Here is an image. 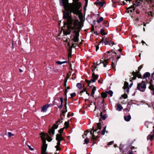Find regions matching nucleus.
<instances>
[{
    "label": "nucleus",
    "instance_id": "1",
    "mask_svg": "<svg viewBox=\"0 0 154 154\" xmlns=\"http://www.w3.org/2000/svg\"><path fill=\"white\" fill-rule=\"evenodd\" d=\"M63 18L67 20V29L65 32V34L67 35L72 33L71 38H73L72 40L75 44L78 43V37L79 36V32L81 28V24L78 20L73 21L71 17V15L68 12H64Z\"/></svg>",
    "mask_w": 154,
    "mask_h": 154
},
{
    "label": "nucleus",
    "instance_id": "2",
    "mask_svg": "<svg viewBox=\"0 0 154 154\" xmlns=\"http://www.w3.org/2000/svg\"><path fill=\"white\" fill-rule=\"evenodd\" d=\"M102 59L103 60H101L100 62L99 63H98V62L97 63V65L95 64H94L93 65V69L92 70L93 72L92 74V78L90 81H89L87 80H86V81L87 83H88V85H89V84L91 83V82H92L94 83L95 82V81L97 79L98 75L97 74H96L94 72V71L95 70V69L97 68V66H98L101 63H102L103 64V66L104 67L106 66L107 63H108V61L107 60L104 59L103 58H102Z\"/></svg>",
    "mask_w": 154,
    "mask_h": 154
},
{
    "label": "nucleus",
    "instance_id": "3",
    "mask_svg": "<svg viewBox=\"0 0 154 154\" xmlns=\"http://www.w3.org/2000/svg\"><path fill=\"white\" fill-rule=\"evenodd\" d=\"M40 135L42 141L41 154H48L46 152L48 144L46 143V140L48 141V135L43 132L40 133Z\"/></svg>",
    "mask_w": 154,
    "mask_h": 154
},
{
    "label": "nucleus",
    "instance_id": "4",
    "mask_svg": "<svg viewBox=\"0 0 154 154\" xmlns=\"http://www.w3.org/2000/svg\"><path fill=\"white\" fill-rule=\"evenodd\" d=\"M79 0H73L74 3L73 4H69V11L70 13L72 12L74 14H78L79 10L80 8L81 4L78 2Z\"/></svg>",
    "mask_w": 154,
    "mask_h": 154
},
{
    "label": "nucleus",
    "instance_id": "5",
    "mask_svg": "<svg viewBox=\"0 0 154 154\" xmlns=\"http://www.w3.org/2000/svg\"><path fill=\"white\" fill-rule=\"evenodd\" d=\"M102 124L100 123H97V129H95L94 128H92V130L90 132V134L92 135L91 138V140L93 141H96L98 140L99 137L97 136H95L94 134V132H96L97 133H99L100 132V131H98V129L100 130L101 128V127L102 126Z\"/></svg>",
    "mask_w": 154,
    "mask_h": 154
},
{
    "label": "nucleus",
    "instance_id": "6",
    "mask_svg": "<svg viewBox=\"0 0 154 154\" xmlns=\"http://www.w3.org/2000/svg\"><path fill=\"white\" fill-rule=\"evenodd\" d=\"M62 121H61L60 120H59L57 121L56 124H54L51 128L50 129H49V134L51 135V137H52V136L54 134V130L55 129H56L58 127V125L59 124H58V122L60 123L61 122H62Z\"/></svg>",
    "mask_w": 154,
    "mask_h": 154
},
{
    "label": "nucleus",
    "instance_id": "7",
    "mask_svg": "<svg viewBox=\"0 0 154 154\" xmlns=\"http://www.w3.org/2000/svg\"><path fill=\"white\" fill-rule=\"evenodd\" d=\"M137 88L140 91L143 92L146 88V85L144 82L142 81L141 82L137 84Z\"/></svg>",
    "mask_w": 154,
    "mask_h": 154
},
{
    "label": "nucleus",
    "instance_id": "8",
    "mask_svg": "<svg viewBox=\"0 0 154 154\" xmlns=\"http://www.w3.org/2000/svg\"><path fill=\"white\" fill-rule=\"evenodd\" d=\"M60 2L64 8L66 10L69 11V4H68V0H60Z\"/></svg>",
    "mask_w": 154,
    "mask_h": 154
},
{
    "label": "nucleus",
    "instance_id": "9",
    "mask_svg": "<svg viewBox=\"0 0 154 154\" xmlns=\"http://www.w3.org/2000/svg\"><path fill=\"white\" fill-rule=\"evenodd\" d=\"M105 55L108 56V59H111L112 57L115 56L116 55V53L112 51H108L105 53Z\"/></svg>",
    "mask_w": 154,
    "mask_h": 154
},
{
    "label": "nucleus",
    "instance_id": "10",
    "mask_svg": "<svg viewBox=\"0 0 154 154\" xmlns=\"http://www.w3.org/2000/svg\"><path fill=\"white\" fill-rule=\"evenodd\" d=\"M123 88L124 90L125 93H129V88L128 87V82H125Z\"/></svg>",
    "mask_w": 154,
    "mask_h": 154
},
{
    "label": "nucleus",
    "instance_id": "11",
    "mask_svg": "<svg viewBox=\"0 0 154 154\" xmlns=\"http://www.w3.org/2000/svg\"><path fill=\"white\" fill-rule=\"evenodd\" d=\"M142 1L143 0H134L133 4L134 6H138L140 5Z\"/></svg>",
    "mask_w": 154,
    "mask_h": 154
},
{
    "label": "nucleus",
    "instance_id": "12",
    "mask_svg": "<svg viewBox=\"0 0 154 154\" xmlns=\"http://www.w3.org/2000/svg\"><path fill=\"white\" fill-rule=\"evenodd\" d=\"M56 140L57 141H61L64 140L61 134H57L56 135Z\"/></svg>",
    "mask_w": 154,
    "mask_h": 154
},
{
    "label": "nucleus",
    "instance_id": "13",
    "mask_svg": "<svg viewBox=\"0 0 154 154\" xmlns=\"http://www.w3.org/2000/svg\"><path fill=\"white\" fill-rule=\"evenodd\" d=\"M152 80H151L150 82H149L150 85L149 87V88L152 91V94L154 95V85H152Z\"/></svg>",
    "mask_w": 154,
    "mask_h": 154
},
{
    "label": "nucleus",
    "instance_id": "14",
    "mask_svg": "<svg viewBox=\"0 0 154 154\" xmlns=\"http://www.w3.org/2000/svg\"><path fill=\"white\" fill-rule=\"evenodd\" d=\"M48 108V104H47L43 106L41 109V111L43 112H46Z\"/></svg>",
    "mask_w": 154,
    "mask_h": 154
},
{
    "label": "nucleus",
    "instance_id": "15",
    "mask_svg": "<svg viewBox=\"0 0 154 154\" xmlns=\"http://www.w3.org/2000/svg\"><path fill=\"white\" fill-rule=\"evenodd\" d=\"M104 44L105 45H109L111 46H112L114 44V42H111L110 41L108 40V41H106V40H105V41L104 42Z\"/></svg>",
    "mask_w": 154,
    "mask_h": 154
},
{
    "label": "nucleus",
    "instance_id": "16",
    "mask_svg": "<svg viewBox=\"0 0 154 154\" xmlns=\"http://www.w3.org/2000/svg\"><path fill=\"white\" fill-rule=\"evenodd\" d=\"M139 71H139L136 72H133L132 73V74L134 76H137L138 78H140L141 75L139 73Z\"/></svg>",
    "mask_w": 154,
    "mask_h": 154
},
{
    "label": "nucleus",
    "instance_id": "17",
    "mask_svg": "<svg viewBox=\"0 0 154 154\" xmlns=\"http://www.w3.org/2000/svg\"><path fill=\"white\" fill-rule=\"evenodd\" d=\"M116 58H115L112 60V62L111 64V65L112 66V68L114 69L115 68V66L117 62V61L116 60H114V59Z\"/></svg>",
    "mask_w": 154,
    "mask_h": 154
},
{
    "label": "nucleus",
    "instance_id": "18",
    "mask_svg": "<svg viewBox=\"0 0 154 154\" xmlns=\"http://www.w3.org/2000/svg\"><path fill=\"white\" fill-rule=\"evenodd\" d=\"M150 74L149 72H146L145 73L143 77V78L146 79L147 78L150 77Z\"/></svg>",
    "mask_w": 154,
    "mask_h": 154
},
{
    "label": "nucleus",
    "instance_id": "19",
    "mask_svg": "<svg viewBox=\"0 0 154 154\" xmlns=\"http://www.w3.org/2000/svg\"><path fill=\"white\" fill-rule=\"evenodd\" d=\"M131 118V116L129 115L127 116H124V119L127 122H129L130 121Z\"/></svg>",
    "mask_w": 154,
    "mask_h": 154
},
{
    "label": "nucleus",
    "instance_id": "20",
    "mask_svg": "<svg viewBox=\"0 0 154 154\" xmlns=\"http://www.w3.org/2000/svg\"><path fill=\"white\" fill-rule=\"evenodd\" d=\"M101 95L102 97L103 98V99L105 98L107 96V93L105 92H102L101 94ZM104 102L103 99L102 103Z\"/></svg>",
    "mask_w": 154,
    "mask_h": 154
},
{
    "label": "nucleus",
    "instance_id": "21",
    "mask_svg": "<svg viewBox=\"0 0 154 154\" xmlns=\"http://www.w3.org/2000/svg\"><path fill=\"white\" fill-rule=\"evenodd\" d=\"M106 126L104 127L102 131H101V134L102 135H104L105 134V132H106V133H108V131L106 130Z\"/></svg>",
    "mask_w": 154,
    "mask_h": 154
},
{
    "label": "nucleus",
    "instance_id": "22",
    "mask_svg": "<svg viewBox=\"0 0 154 154\" xmlns=\"http://www.w3.org/2000/svg\"><path fill=\"white\" fill-rule=\"evenodd\" d=\"M135 8L134 7H130L128 9V13L130 12H131L135 10Z\"/></svg>",
    "mask_w": 154,
    "mask_h": 154
},
{
    "label": "nucleus",
    "instance_id": "23",
    "mask_svg": "<svg viewBox=\"0 0 154 154\" xmlns=\"http://www.w3.org/2000/svg\"><path fill=\"white\" fill-rule=\"evenodd\" d=\"M123 109V107L120 104H118L117 105V110L119 111H120Z\"/></svg>",
    "mask_w": 154,
    "mask_h": 154
},
{
    "label": "nucleus",
    "instance_id": "24",
    "mask_svg": "<svg viewBox=\"0 0 154 154\" xmlns=\"http://www.w3.org/2000/svg\"><path fill=\"white\" fill-rule=\"evenodd\" d=\"M153 137V134H149L147 137V139L148 140H152Z\"/></svg>",
    "mask_w": 154,
    "mask_h": 154
},
{
    "label": "nucleus",
    "instance_id": "25",
    "mask_svg": "<svg viewBox=\"0 0 154 154\" xmlns=\"http://www.w3.org/2000/svg\"><path fill=\"white\" fill-rule=\"evenodd\" d=\"M96 90V88L95 87H94L92 90V91L91 92V95L94 97V94L95 91Z\"/></svg>",
    "mask_w": 154,
    "mask_h": 154
},
{
    "label": "nucleus",
    "instance_id": "26",
    "mask_svg": "<svg viewBox=\"0 0 154 154\" xmlns=\"http://www.w3.org/2000/svg\"><path fill=\"white\" fill-rule=\"evenodd\" d=\"M153 14L152 13V11H150L147 13L146 16L152 18L153 17Z\"/></svg>",
    "mask_w": 154,
    "mask_h": 154
},
{
    "label": "nucleus",
    "instance_id": "27",
    "mask_svg": "<svg viewBox=\"0 0 154 154\" xmlns=\"http://www.w3.org/2000/svg\"><path fill=\"white\" fill-rule=\"evenodd\" d=\"M100 116L101 119L103 120H105L106 117V115H103L102 112L100 113Z\"/></svg>",
    "mask_w": 154,
    "mask_h": 154
},
{
    "label": "nucleus",
    "instance_id": "28",
    "mask_svg": "<svg viewBox=\"0 0 154 154\" xmlns=\"http://www.w3.org/2000/svg\"><path fill=\"white\" fill-rule=\"evenodd\" d=\"M100 33L102 35H106L107 34V33L104 32V30L103 29H100Z\"/></svg>",
    "mask_w": 154,
    "mask_h": 154
},
{
    "label": "nucleus",
    "instance_id": "29",
    "mask_svg": "<svg viewBox=\"0 0 154 154\" xmlns=\"http://www.w3.org/2000/svg\"><path fill=\"white\" fill-rule=\"evenodd\" d=\"M107 93L109 94L110 97H112V96L113 92L112 91L110 90L109 91L106 92Z\"/></svg>",
    "mask_w": 154,
    "mask_h": 154
},
{
    "label": "nucleus",
    "instance_id": "30",
    "mask_svg": "<svg viewBox=\"0 0 154 154\" xmlns=\"http://www.w3.org/2000/svg\"><path fill=\"white\" fill-rule=\"evenodd\" d=\"M103 20V18L102 17H100L99 19L97 20V22L99 23H100Z\"/></svg>",
    "mask_w": 154,
    "mask_h": 154
},
{
    "label": "nucleus",
    "instance_id": "31",
    "mask_svg": "<svg viewBox=\"0 0 154 154\" xmlns=\"http://www.w3.org/2000/svg\"><path fill=\"white\" fill-rule=\"evenodd\" d=\"M76 86L79 89H81L82 87V84L80 83H78L76 84Z\"/></svg>",
    "mask_w": 154,
    "mask_h": 154
},
{
    "label": "nucleus",
    "instance_id": "32",
    "mask_svg": "<svg viewBox=\"0 0 154 154\" xmlns=\"http://www.w3.org/2000/svg\"><path fill=\"white\" fill-rule=\"evenodd\" d=\"M84 141L86 144L88 143L89 142L88 138H85V139Z\"/></svg>",
    "mask_w": 154,
    "mask_h": 154
},
{
    "label": "nucleus",
    "instance_id": "33",
    "mask_svg": "<svg viewBox=\"0 0 154 154\" xmlns=\"http://www.w3.org/2000/svg\"><path fill=\"white\" fill-rule=\"evenodd\" d=\"M8 137H11L12 136H13L14 135V134H12L11 132H8Z\"/></svg>",
    "mask_w": 154,
    "mask_h": 154
},
{
    "label": "nucleus",
    "instance_id": "34",
    "mask_svg": "<svg viewBox=\"0 0 154 154\" xmlns=\"http://www.w3.org/2000/svg\"><path fill=\"white\" fill-rule=\"evenodd\" d=\"M64 125L66 128L69 127V123L68 122H66L64 123Z\"/></svg>",
    "mask_w": 154,
    "mask_h": 154
},
{
    "label": "nucleus",
    "instance_id": "35",
    "mask_svg": "<svg viewBox=\"0 0 154 154\" xmlns=\"http://www.w3.org/2000/svg\"><path fill=\"white\" fill-rule=\"evenodd\" d=\"M63 130H64V128H61L59 130L58 132L59 133H60L61 134V133H63Z\"/></svg>",
    "mask_w": 154,
    "mask_h": 154
},
{
    "label": "nucleus",
    "instance_id": "36",
    "mask_svg": "<svg viewBox=\"0 0 154 154\" xmlns=\"http://www.w3.org/2000/svg\"><path fill=\"white\" fill-rule=\"evenodd\" d=\"M76 95V94L75 92L72 93L70 94L71 97H75Z\"/></svg>",
    "mask_w": 154,
    "mask_h": 154
},
{
    "label": "nucleus",
    "instance_id": "37",
    "mask_svg": "<svg viewBox=\"0 0 154 154\" xmlns=\"http://www.w3.org/2000/svg\"><path fill=\"white\" fill-rule=\"evenodd\" d=\"M122 97L126 99L127 98L128 96L127 94L125 93V94L122 95Z\"/></svg>",
    "mask_w": 154,
    "mask_h": 154
},
{
    "label": "nucleus",
    "instance_id": "38",
    "mask_svg": "<svg viewBox=\"0 0 154 154\" xmlns=\"http://www.w3.org/2000/svg\"><path fill=\"white\" fill-rule=\"evenodd\" d=\"M59 146H58L57 145L55 146V147L56 148L57 150H61V149L60 148Z\"/></svg>",
    "mask_w": 154,
    "mask_h": 154
},
{
    "label": "nucleus",
    "instance_id": "39",
    "mask_svg": "<svg viewBox=\"0 0 154 154\" xmlns=\"http://www.w3.org/2000/svg\"><path fill=\"white\" fill-rule=\"evenodd\" d=\"M27 146H28L29 149L31 150H34V149L33 148H32L30 146L28 145L27 144H26Z\"/></svg>",
    "mask_w": 154,
    "mask_h": 154
},
{
    "label": "nucleus",
    "instance_id": "40",
    "mask_svg": "<svg viewBox=\"0 0 154 154\" xmlns=\"http://www.w3.org/2000/svg\"><path fill=\"white\" fill-rule=\"evenodd\" d=\"M56 63L59 65H61L62 64H63L62 62H60V61H57L56 62Z\"/></svg>",
    "mask_w": 154,
    "mask_h": 154
},
{
    "label": "nucleus",
    "instance_id": "41",
    "mask_svg": "<svg viewBox=\"0 0 154 154\" xmlns=\"http://www.w3.org/2000/svg\"><path fill=\"white\" fill-rule=\"evenodd\" d=\"M85 91H86V88H84L82 90L81 92H80V93H83V92H85Z\"/></svg>",
    "mask_w": 154,
    "mask_h": 154
},
{
    "label": "nucleus",
    "instance_id": "42",
    "mask_svg": "<svg viewBox=\"0 0 154 154\" xmlns=\"http://www.w3.org/2000/svg\"><path fill=\"white\" fill-rule=\"evenodd\" d=\"M143 65H141L138 68V70L139 71H140V69L143 67Z\"/></svg>",
    "mask_w": 154,
    "mask_h": 154
},
{
    "label": "nucleus",
    "instance_id": "43",
    "mask_svg": "<svg viewBox=\"0 0 154 154\" xmlns=\"http://www.w3.org/2000/svg\"><path fill=\"white\" fill-rule=\"evenodd\" d=\"M60 101L61 102V104H63V98L62 97H61L60 98Z\"/></svg>",
    "mask_w": 154,
    "mask_h": 154
},
{
    "label": "nucleus",
    "instance_id": "44",
    "mask_svg": "<svg viewBox=\"0 0 154 154\" xmlns=\"http://www.w3.org/2000/svg\"><path fill=\"white\" fill-rule=\"evenodd\" d=\"M60 141H57V145L60 146Z\"/></svg>",
    "mask_w": 154,
    "mask_h": 154
},
{
    "label": "nucleus",
    "instance_id": "45",
    "mask_svg": "<svg viewBox=\"0 0 154 154\" xmlns=\"http://www.w3.org/2000/svg\"><path fill=\"white\" fill-rule=\"evenodd\" d=\"M152 78L153 80H154V73H152Z\"/></svg>",
    "mask_w": 154,
    "mask_h": 154
},
{
    "label": "nucleus",
    "instance_id": "46",
    "mask_svg": "<svg viewBox=\"0 0 154 154\" xmlns=\"http://www.w3.org/2000/svg\"><path fill=\"white\" fill-rule=\"evenodd\" d=\"M113 143V141H111L109 143H108V145H111Z\"/></svg>",
    "mask_w": 154,
    "mask_h": 154
},
{
    "label": "nucleus",
    "instance_id": "47",
    "mask_svg": "<svg viewBox=\"0 0 154 154\" xmlns=\"http://www.w3.org/2000/svg\"><path fill=\"white\" fill-rule=\"evenodd\" d=\"M52 139L49 136V142L51 141L52 140Z\"/></svg>",
    "mask_w": 154,
    "mask_h": 154
},
{
    "label": "nucleus",
    "instance_id": "48",
    "mask_svg": "<svg viewBox=\"0 0 154 154\" xmlns=\"http://www.w3.org/2000/svg\"><path fill=\"white\" fill-rule=\"evenodd\" d=\"M104 38H105V37H104L103 38L101 39V42H100H100H104V41H104Z\"/></svg>",
    "mask_w": 154,
    "mask_h": 154
},
{
    "label": "nucleus",
    "instance_id": "49",
    "mask_svg": "<svg viewBox=\"0 0 154 154\" xmlns=\"http://www.w3.org/2000/svg\"><path fill=\"white\" fill-rule=\"evenodd\" d=\"M62 106L63 104L61 103V104L58 106V107L59 109H61L62 107Z\"/></svg>",
    "mask_w": 154,
    "mask_h": 154
},
{
    "label": "nucleus",
    "instance_id": "50",
    "mask_svg": "<svg viewBox=\"0 0 154 154\" xmlns=\"http://www.w3.org/2000/svg\"><path fill=\"white\" fill-rule=\"evenodd\" d=\"M99 48V47L98 46H96V51H97V50Z\"/></svg>",
    "mask_w": 154,
    "mask_h": 154
},
{
    "label": "nucleus",
    "instance_id": "51",
    "mask_svg": "<svg viewBox=\"0 0 154 154\" xmlns=\"http://www.w3.org/2000/svg\"><path fill=\"white\" fill-rule=\"evenodd\" d=\"M67 111V109H66V111H63L62 112V113L63 114H64L65 113H66V112Z\"/></svg>",
    "mask_w": 154,
    "mask_h": 154
},
{
    "label": "nucleus",
    "instance_id": "52",
    "mask_svg": "<svg viewBox=\"0 0 154 154\" xmlns=\"http://www.w3.org/2000/svg\"><path fill=\"white\" fill-rule=\"evenodd\" d=\"M98 82L99 83L102 84V82L100 80H98Z\"/></svg>",
    "mask_w": 154,
    "mask_h": 154
},
{
    "label": "nucleus",
    "instance_id": "53",
    "mask_svg": "<svg viewBox=\"0 0 154 154\" xmlns=\"http://www.w3.org/2000/svg\"><path fill=\"white\" fill-rule=\"evenodd\" d=\"M71 53H69L68 54V57L69 58L70 57H71Z\"/></svg>",
    "mask_w": 154,
    "mask_h": 154
},
{
    "label": "nucleus",
    "instance_id": "54",
    "mask_svg": "<svg viewBox=\"0 0 154 154\" xmlns=\"http://www.w3.org/2000/svg\"><path fill=\"white\" fill-rule=\"evenodd\" d=\"M136 76H134L133 77V78L132 79L133 80H135L136 79Z\"/></svg>",
    "mask_w": 154,
    "mask_h": 154
},
{
    "label": "nucleus",
    "instance_id": "55",
    "mask_svg": "<svg viewBox=\"0 0 154 154\" xmlns=\"http://www.w3.org/2000/svg\"><path fill=\"white\" fill-rule=\"evenodd\" d=\"M67 78H66V79L64 80V83H66V82H67Z\"/></svg>",
    "mask_w": 154,
    "mask_h": 154
},
{
    "label": "nucleus",
    "instance_id": "56",
    "mask_svg": "<svg viewBox=\"0 0 154 154\" xmlns=\"http://www.w3.org/2000/svg\"><path fill=\"white\" fill-rule=\"evenodd\" d=\"M124 110L125 111H129V110H128V109L127 108H125V109H124Z\"/></svg>",
    "mask_w": 154,
    "mask_h": 154
},
{
    "label": "nucleus",
    "instance_id": "57",
    "mask_svg": "<svg viewBox=\"0 0 154 154\" xmlns=\"http://www.w3.org/2000/svg\"><path fill=\"white\" fill-rule=\"evenodd\" d=\"M136 12L137 14H139L140 13V11H136Z\"/></svg>",
    "mask_w": 154,
    "mask_h": 154
},
{
    "label": "nucleus",
    "instance_id": "58",
    "mask_svg": "<svg viewBox=\"0 0 154 154\" xmlns=\"http://www.w3.org/2000/svg\"><path fill=\"white\" fill-rule=\"evenodd\" d=\"M67 62V61H65L62 62V63H63H63H66Z\"/></svg>",
    "mask_w": 154,
    "mask_h": 154
},
{
    "label": "nucleus",
    "instance_id": "59",
    "mask_svg": "<svg viewBox=\"0 0 154 154\" xmlns=\"http://www.w3.org/2000/svg\"><path fill=\"white\" fill-rule=\"evenodd\" d=\"M65 107L66 109H67V107H66V103L65 104Z\"/></svg>",
    "mask_w": 154,
    "mask_h": 154
},
{
    "label": "nucleus",
    "instance_id": "60",
    "mask_svg": "<svg viewBox=\"0 0 154 154\" xmlns=\"http://www.w3.org/2000/svg\"><path fill=\"white\" fill-rule=\"evenodd\" d=\"M19 70L20 72H23V70L22 69H19Z\"/></svg>",
    "mask_w": 154,
    "mask_h": 154
},
{
    "label": "nucleus",
    "instance_id": "61",
    "mask_svg": "<svg viewBox=\"0 0 154 154\" xmlns=\"http://www.w3.org/2000/svg\"><path fill=\"white\" fill-rule=\"evenodd\" d=\"M133 85V83H131L130 84V86H129V87L130 88H131V87L132 86V85Z\"/></svg>",
    "mask_w": 154,
    "mask_h": 154
},
{
    "label": "nucleus",
    "instance_id": "62",
    "mask_svg": "<svg viewBox=\"0 0 154 154\" xmlns=\"http://www.w3.org/2000/svg\"><path fill=\"white\" fill-rule=\"evenodd\" d=\"M67 92V90L66 89V90H65V93L66 95Z\"/></svg>",
    "mask_w": 154,
    "mask_h": 154
},
{
    "label": "nucleus",
    "instance_id": "63",
    "mask_svg": "<svg viewBox=\"0 0 154 154\" xmlns=\"http://www.w3.org/2000/svg\"><path fill=\"white\" fill-rule=\"evenodd\" d=\"M86 93L89 96L90 95V94L89 93H88L86 91Z\"/></svg>",
    "mask_w": 154,
    "mask_h": 154
},
{
    "label": "nucleus",
    "instance_id": "64",
    "mask_svg": "<svg viewBox=\"0 0 154 154\" xmlns=\"http://www.w3.org/2000/svg\"><path fill=\"white\" fill-rule=\"evenodd\" d=\"M129 154H133L132 153V152L131 151L129 152Z\"/></svg>",
    "mask_w": 154,
    "mask_h": 154
}]
</instances>
